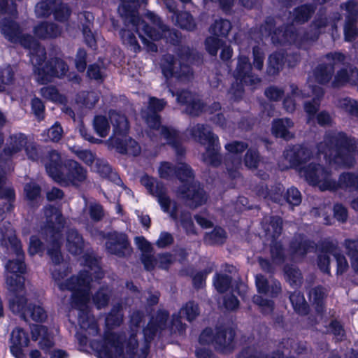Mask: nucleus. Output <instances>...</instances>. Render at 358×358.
Masks as SVG:
<instances>
[{
	"instance_id": "obj_1",
	"label": "nucleus",
	"mask_w": 358,
	"mask_h": 358,
	"mask_svg": "<svg viewBox=\"0 0 358 358\" xmlns=\"http://www.w3.org/2000/svg\"><path fill=\"white\" fill-rule=\"evenodd\" d=\"M166 105V102L164 99L150 97L148 107L141 111V117L148 125L147 134L151 138H164L176 150V155L182 157L185 154V149L182 145L178 132L173 128L161 124V117L158 113Z\"/></svg>"
},
{
	"instance_id": "obj_2",
	"label": "nucleus",
	"mask_w": 358,
	"mask_h": 358,
	"mask_svg": "<svg viewBox=\"0 0 358 358\" xmlns=\"http://www.w3.org/2000/svg\"><path fill=\"white\" fill-rule=\"evenodd\" d=\"M318 152L324 154L330 163L350 168L355 163L357 145L344 133H329L317 145Z\"/></svg>"
},
{
	"instance_id": "obj_3",
	"label": "nucleus",
	"mask_w": 358,
	"mask_h": 358,
	"mask_svg": "<svg viewBox=\"0 0 358 358\" xmlns=\"http://www.w3.org/2000/svg\"><path fill=\"white\" fill-rule=\"evenodd\" d=\"M177 56L178 59L171 54L163 56L160 64L162 73L167 79L173 77L182 83L189 82L193 79L194 72L188 63L199 59L200 56L187 46L178 48Z\"/></svg>"
},
{
	"instance_id": "obj_4",
	"label": "nucleus",
	"mask_w": 358,
	"mask_h": 358,
	"mask_svg": "<svg viewBox=\"0 0 358 358\" xmlns=\"http://www.w3.org/2000/svg\"><path fill=\"white\" fill-rule=\"evenodd\" d=\"M299 174L311 185L317 186L322 191L337 189L336 180L331 173L320 164L312 162L299 167Z\"/></svg>"
},
{
	"instance_id": "obj_5",
	"label": "nucleus",
	"mask_w": 358,
	"mask_h": 358,
	"mask_svg": "<svg viewBox=\"0 0 358 358\" xmlns=\"http://www.w3.org/2000/svg\"><path fill=\"white\" fill-rule=\"evenodd\" d=\"M236 333L231 328L217 329L215 332L210 328L205 329L199 336V343L211 344L215 350L222 353L231 352L235 345Z\"/></svg>"
},
{
	"instance_id": "obj_6",
	"label": "nucleus",
	"mask_w": 358,
	"mask_h": 358,
	"mask_svg": "<svg viewBox=\"0 0 358 358\" xmlns=\"http://www.w3.org/2000/svg\"><path fill=\"white\" fill-rule=\"evenodd\" d=\"M176 194L187 206L192 209L205 204L208 200L206 192L198 181L182 185L178 188Z\"/></svg>"
},
{
	"instance_id": "obj_7",
	"label": "nucleus",
	"mask_w": 358,
	"mask_h": 358,
	"mask_svg": "<svg viewBox=\"0 0 358 358\" xmlns=\"http://www.w3.org/2000/svg\"><path fill=\"white\" fill-rule=\"evenodd\" d=\"M44 215L45 223L41 232L45 239L62 238L60 231L64 227L65 221L61 211L56 207L48 205L44 208Z\"/></svg>"
},
{
	"instance_id": "obj_8",
	"label": "nucleus",
	"mask_w": 358,
	"mask_h": 358,
	"mask_svg": "<svg viewBox=\"0 0 358 358\" xmlns=\"http://www.w3.org/2000/svg\"><path fill=\"white\" fill-rule=\"evenodd\" d=\"M106 238V248L110 254L119 257H127L131 255L132 248L125 234L115 231L108 234Z\"/></svg>"
},
{
	"instance_id": "obj_9",
	"label": "nucleus",
	"mask_w": 358,
	"mask_h": 358,
	"mask_svg": "<svg viewBox=\"0 0 358 358\" xmlns=\"http://www.w3.org/2000/svg\"><path fill=\"white\" fill-rule=\"evenodd\" d=\"M122 3L118 7V13L124 20L125 26L131 24L138 31V27L141 24L143 26V21L138 15V8L139 7V0H121ZM148 0H141V2L145 5L148 3Z\"/></svg>"
},
{
	"instance_id": "obj_10",
	"label": "nucleus",
	"mask_w": 358,
	"mask_h": 358,
	"mask_svg": "<svg viewBox=\"0 0 358 358\" xmlns=\"http://www.w3.org/2000/svg\"><path fill=\"white\" fill-rule=\"evenodd\" d=\"M252 66L248 57L239 55L237 57L236 69L234 71V76L245 85L255 86L261 83V78L252 72Z\"/></svg>"
},
{
	"instance_id": "obj_11",
	"label": "nucleus",
	"mask_w": 358,
	"mask_h": 358,
	"mask_svg": "<svg viewBox=\"0 0 358 358\" xmlns=\"http://www.w3.org/2000/svg\"><path fill=\"white\" fill-rule=\"evenodd\" d=\"M283 157L291 168H298L306 164L313 157V151L302 145H294L287 147L283 152Z\"/></svg>"
},
{
	"instance_id": "obj_12",
	"label": "nucleus",
	"mask_w": 358,
	"mask_h": 358,
	"mask_svg": "<svg viewBox=\"0 0 358 358\" xmlns=\"http://www.w3.org/2000/svg\"><path fill=\"white\" fill-rule=\"evenodd\" d=\"M169 313L168 311L159 309L150 318L147 327L143 329L145 341L150 342L157 336L168 327Z\"/></svg>"
},
{
	"instance_id": "obj_13",
	"label": "nucleus",
	"mask_w": 358,
	"mask_h": 358,
	"mask_svg": "<svg viewBox=\"0 0 358 358\" xmlns=\"http://www.w3.org/2000/svg\"><path fill=\"white\" fill-rule=\"evenodd\" d=\"M8 250L10 253L15 254L17 258L16 259L9 260L6 264V269L14 275L25 273L27 266L24 262V255L20 241L16 238H10L9 240Z\"/></svg>"
},
{
	"instance_id": "obj_14",
	"label": "nucleus",
	"mask_w": 358,
	"mask_h": 358,
	"mask_svg": "<svg viewBox=\"0 0 358 358\" xmlns=\"http://www.w3.org/2000/svg\"><path fill=\"white\" fill-rule=\"evenodd\" d=\"M172 96H177V101L180 104L186 106L185 112L192 116L197 117L203 112V104L198 96L188 90L178 91L176 94L170 90Z\"/></svg>"
},
{
	"instance_id": "obj_15",
	"label": "nucleus",
	"mask_w": 358,
	"mask_h": 358,
	"mask_svg": "<svg viewBox=\"0 0 358 358\" xmlns=\"http://www.w3.org/2000/svg\"><path fill=\"white\" fill-rule=\"evenodd\" d=\"M66 170L64 175L62 185H73L78 187L87 178V172L78 162L74 160H68L64 164Z\"/></svg>"
},
{
	"instance_id": "obj_16",
	"label": "nucleus",
	"mask_w": 358,
	"mask_h": 358,
	"mask_svg": "<svg viewBox=\"0 0 358 358\" xmlns=\"http://www.w3.org/2000/svg\"><path fill=\"white\" fill-rule=\"evenodd\" d=\"M141 182L152 195L158 198L163 209L166 212H169L171 201L166 194V189L164 185L148 175H144L141 178Z\"/></svg>"
},
{
	"instance_id": "obj_17",
	"label": "nucleus",
	"mask_w": 358,
	"mask_h": 358,
	"mask_svg": "<svg viewBox=\"0 0 358 358\" xmlns=\"http://www.w3.org/2000/svg\"><path fill=\"white\" fill-rule=\"evenodd\" d=\"M314 248V242L302 234H295L289 243V251L294 260L299 261L302 260Z\"/></svg>"
},
{
	"instance_id": "obj_18",
	"label": "nucleus",
	"mask_w": 358,
	"mask_h": 358,
	"mask_svg": "<svg viewBox=\"0 0 358 358\" xmlns=\"http://www.w3.org/2000/svg\"><path fill=\"white\" fill-rule=\"evenodd\" d=\"M106 143L109 147L115 148L117 151L121 154H127L132 156H137L141 153V147L138 143L131 139L127 138V136L124 138L111 136Z\"/></svg>"
},
{
	"instance_id": "obj_19",
	"label": "nucleus",
	"mask_w": 358,
	"mask_h": 358,
	"mask_svg": "<svg viewBox=\"0 0 358 358\" xmlns=\"http://www.w3.org/2000/svg\"><path fill=\"white\" fill-rule=\"evenodd\" d=\"M91 277L86 271H80L78 275H73L64 282H59V288L69 290L73 292H79L85 289H90Z\"/></svg>"
},
{
	"instance_id": "obj_20",
	"label": "nucleus",
	"mask_w": 358,
	"mask_h": 358,
	"mask_svg": "<svg viewBox=\"0 0 358 358\" xmlns=\"http://www.w3.org/2000/svg\"><path fill=\"white\" fill-rule=\"evenodd\" d=\"M143 29L144 30L146 35L152 40L157 41L164 37L173 45L178 44L181 41L180 32L174 29H169V27L166 24L164 25V29H160L159 32L155 31L145 22H143Z\"/></svg>"
},
{
	"instance_id": "obj_21",
	"label": "nucleus",
	"mask_w": 358,
	"mask_h": 358,
	"mask_svg": "<svg viewBox=\"0 0 358 358\" xmlns=\"http://www.w3.org/2000/svg\"><path fill=\"white\" fill-rule=\"evenodd\" d=\"M187 131L192 138L201 145H206L218 138V136L213 132L210 127L205 124H194L187 129Z\"/></svg>"
},
{
	"instance_id": "obj_22",
	"label": "nucleus",
	"mask_w": 358,
	"mask_h": 358,
	"mask_svg": "<svg viewBox=\"0 0 358 358\" xmlns=\"http://www.w3.org/2000/svg\"><path fill=\"white\" fill-rule=\"evenodd\" d=\"M347 83L352 85L358 84V69L352 65H348L338 71L331 85L334 88H338Z\"/></svg>"
},
{
	"instance_id": "obj_23",
	"label": "nucleus",
	"mask_w": 358,
	"mask_h": 358,
	"mask_svg": "<svg viewBox=\"0 0 358 358\" xmlns=\"http://www.w3.org/2000/svg\"><path fill=\"white\" fill-rule=\"evenodd\" d=\"M10 352L15 358H26L22 352L23 347H27L29 339L27 334L22 328L17 327L12 332L10 336Z\"/></svg>"
},
{
	"instance_id": "obj_24",
	"label": "nucleus",
	"mask_w": 358,
	"mask_h": 358,
	"mask_svg": "<svg viewBox=\"0 0 358 358\" xmlns=\"http://www.w3.org/2000/svg\"><path fill=\"white\" fill-rule=\"evenodd\" d=\"M34 34L42 40L55 39L62 36L63 29L53 22L45 21L34 27Z\"/></svg>"
},
{
	"instance_id": "obj_25",
	"label": "nucleus",
	"mask_w": 358,
	"mask_h": 358,
	"mask_svg": "<svg viewBox=\"0 0 358 358\" xmlns=\"http://www.w3.org/2000/svg\"><path fill=\"white\" fill-rule=\"evenodd\" d=\"M27 137L22 134H16L9 137L7 147L0 153V159L7 161L14 154L20 152L27 145Z\"/></svg>"
},
{
	"instance_id": "obj_26",
	"label": "nucleus",
	"mask_w": 358,
	"mask_h": 358,
	"mask_svg": "<svg viewBox=\"0 0 358 358\" xmlns=\"http://www.w3.org/2000/svg\"><path fill=\"white\" fill-rule=\"evenodd\" d=\"M207 145L205 152L202 154V160L208 165L217 167L222 162V156L220 152L219 138Z\"/></svg>"
},
{
	"instance_id": "obj_27",
	"label": "nucleus",
	"mask_w": 358,
	"mask_h": 358,
	"mask_svg": "<svg viewBox=\"0 0 358 358\" xmlns=\"http://www.w3.org/2000/svg\"><path fill=\"white\" fill-rule=\"evenodd\" d=\"M109 118L113 127L112 136L125 137L129 131V122L127 117L124 114L113 110L109 113Z\"/></svg>"
},
{
	"instance_id": "obj_28",
	"label": "nucleus",
	"mask_w": 358,
	"mask_h": 358,
	"mask_svg": "<svg viewBox=\"0 0 358 358\" xmlns=\"http://www.w3.org/2000/svg\"><path fill=\"white\" fill-rule=\"evenodd\" d=\"M262 223L266 236L272 240H275L282 234L283 221L280 217H265Z\"/></svg>"
},
{
	"instance_id": "obj_29",
	"label": "nucleus",
	"mask_w": 358,
	"mask_h": 358,
	"mask_svg": "<svg viewBox=\"0 0 358 358\" xmlns=\"http://www.w3.org/2000/svg\"><path fill=\"white\" fill-rule=\"evenodd\" d=\"M294 123L289 118H281L274 120L272 122V134L276 136L285 140H290L294 138V134L289 131V129L293 127Z\"/></svg>"
},
{
	"instance_id": "obj_30",
	"label": "nucleus",
	"mask_w": 358,
	"mask_h": 358,
	"mask_svg": "<svg viewBox=\"0 0 358 358\" xmlns=\"http://www.w3.org/2000/svg\"><path fill=\"white\" fill-rule=\"evenodd\" d=\"M0 30L12 42H16L22 34L19 24L15 20L8 17H4L0 21Z\"/></svg>"
},
{
	"instance_id": "obj_31",
	"label": "nucleus",
	"mask_w": 358,
	"mask_h": 358,
	"mask_svg": "<svg viewBox=\"0 0 358 358\" xmlns=\"http://www.w3.org/2000/svg\"><path fill=\"white\" fill-rule=\"evenodd\" d=\"M36 80L41 85H46L52 83L55 78L53 66H52L51 59H48L45 64L38 69L33 70Z\"/></svg>"
},
{
	"instance_id": "obj_32",
	"label": "nucleus",
	"mask_w": 358,
	"mask_h": 358,
	"mask_svg": "<svg viewBox=\"0 0 358 358\" xmlns=\"http://www.w3.org/2000/svg\"><path fill=\"white\" fill-rule=\"evenodd\" d=\"M84 241L82 236L75 229H70L66 234V248L73 255H79L82 252Z\"/></svg>"
},
{
	"instance_id": "obj_33",
	"label": "nucleus",
	"mask_w": 358,
	"mask_h": 358,
	"mask_svg": "<svg viewBox=\"0 0 358 358\" xmlns=\"http://www.w3.org/2000/svg\"><path fill=\"white\" fill-rule=\"evenodd\" d=\"M78 324L80 327L89 330L90 334L93 336L99 334V328L94 317L90 314V308L78 311Z\"/></svg>"
},
{
	"instance_id": "obj_34",
	"label": "nucleus",
	"mask_w": 358,
	"mask_h": 358,
	"mask_svg": "<svg viewBox=\"0 0 358 358\" xmlns=\"http://www.w3.org/2000/svg\"><path fill=\"white\" fill-rule=\"evenodd\" d=\"M334 74V68L332 65L325 63L318 64L313 69V76L315 81L320 85L329 83Z\"/></svg>"
},
{
	"instance_id": "obj_35",
	"label": "nucleus",
	"mask_w": 358,
	"mask_h": 358,
	"mask_svg": "<svg viewBox=\"0 0 358 358\" xmlns=\"http://www.w3.org/2000/svg\"><path fill=\"white\" fill-rule=\"evenodd\" d=\"M316 6L313 3H305L295 8L293 10L294 21L303 24L308 22L315 13Z\"/></svg>"
},
{
	"instance_id": "obj_36",
	"label": "nucleus",
	"mask_w": 358,
	"mask_h": 358,
	"mask_svg": "<svg viewBox=\"0 0 358 358\" xmlns=\"http://www.w3.org/2000/svg\"><path fill=\"white\" fill-rule=\"evenodd\" d=\"M90 289L73 292L71 294V307L78 311L89 309L88 303L90 301Z\"/></svg>"
},
{
	"instance_id": "obj_37",
	"label": "nucleus",
	"mask_w": 358,
	"mask_h": 358,
	"mask_svg": "<svg viewBox=\"0 0 358 358\" xmlns=\"http://www.w3.org/2000/svg\"><path fill=\"white\" fill-rule=\"evenodd\" d=\"M175 174L182 185H187L196 181L194 171L192 167L186 163H178L176 165Z\"/></svg>"
},
{
	"instance_id": "obj_38",
	"label": "nucleus",
	"mask_w": 358,
	"mask_h": 358,
	"mask_svg": "<svg viewBox=\"0 0 358 358\" xmlns=\"http://www.w3.org/2000/svg\"><path fill=\"white\" fill-rule=\"evenodd\" d=\"M48 245V254L55 266H59L63 262V256L61 253V238H48L46 239Z\"/></svg>"
},
{
	"instance_id": "obj_39",
	"label": "nucleus",
	"mask_w": 358,
	"mask_h": 358,
	"mask_svg": "<svg viewBox=\"0 0 358 358\" xmlns=\"http://www.w3.org/2000/svg\"><path fill=\"white\" fill-rule=\"evenodd\" d=\"M112 296V290L107 286L100 287L92 296V302L98 309L107 307Z\"/></svg>"
},
{
	"instance_id": "obj_40",
	"label": "nucleus",
	"mask_w": 358,
	"mask_h": 358,
	"mask_svg": "<svg viewBox=\"0 0 358 358\" xmlns=\"http://www.w3.org/2000/svg\"><path fill=\"white\" fill-rule=\"evenodd\" d=\"M6 182V177L5 173L3 171L0 170V199H7V203L5 204L8 212H10L13 208V201L15 198V192L12 188L4 187Z\"/></svg>"
},
{
	"instance_id": "obj_41",
	"label": "nucleus",
	"mask_w": 358,
	"mask_h": 358,
	"mask_svg": "<svg viewBox=\"0 0 358 358\" xmlns=\"http://www.w3.org/2000/svg\"><path fill=\"white\" fill-rule=\"evenodd\" d=\"M27 299L24 295L19 294H11L9 299V308L14 313H20L25 319V306Z\"/></svg>"
},
{
	"instance_id": "obj_42",
	"label": "nucleus",
	"mask_w": 358,
	"mask_h": 358,
	"mask_svg": "<svg viewBox=\"0 0 358 358\" xmlns=\"http://www.w3.org/2000/svg\"><path fill=\"white\" fill-rule=\"evenodd\" d=\"M41 187L34 181H30L24 186L25 199L34 206L41 196Z\"/></svg>"
},
{
	"instance_id": "obj_43",
	"label": "nucleus",
	"mask_w": 358,
	"mask_h": 358,
	"mask_svg": "<svg viewBox=\"0 0 358 358\" xmlns=\"http://www.w3.org/2000/svg\"><path fill=\"white\" fill-rule=\"evenodd\" d=\"M310 300L315 305L317 313H322L324 309V299L326 297L325 289L318 285L312 288L309 292Z\"/></svg>"
},
{
	"instance_id": "obj_44",
	"label": "nucleus",
	"mask_w": 358,
	"mask_h": 358,
	"mask_svg": "<svg viewBox=\"0 0 358 358\" xmlns=\"http://www.w3.org/2000/svg\"><path fill=\"white\" fill-rule=\"evenodd\" d=\"M290 301L294 310L300 315H307L309 311V306L306 301L303 295L299 292H294L289 296Z\"/></svg>"
},
{
	"instance_id": "obj_45",
	"label": "nucleus",
	"mask_w": 358,
	"mask_h": 358,
	"mask_svg": "<svg viewBox=\"0 0 358 358\" xmlns=\"http://www.w3.org/2000/svg\"><path fill=\"white\" fill-rule=\"evenodd\" d=\"M284 57L282 54L275 52L271 54L268 60L267 73L270 76H275L282 69Z\"/></svg>"
},
{
	"instance_id": "obj_46",
	"label": "nucleus",
	"mask_w": 358,
	"mask_h": 358,
	"mask_svg": "<svg viewBox=\"0 0 358 358\" xmlns=\"http://www.w3.org/2000/svg\"><path fill=\"white\" fill-rule=\"evenodd\" d=\"M122 305L117 303L113 306L106 318L108 326H120L123 322Z\"/></svg>"
},
{
	"instance_id": "obj_47",
	"label": "nucleus",
	"mask_w": 358,
	"mask_h": 358,
	"mask_svg": "<svg viewBox=\"0 0 358 358\" xmlns=\"http://www.w3.org/2000/svg\"><path fill=\"white\" fill-rule=\"evenodd\" d=\"M30 60L33 65V70L38 69L46 60V50L44 46L38 44L29 52Z\"/></svg>"
},
{
	"instance_id": "obj_48",
	"label": "nucleus",
	"mask_w": 358,
	"mask_h": 358,
	"mask_svg": "<svg viewBox=\"0 0 358 358\" xmlns=\"http://www.w3.org/2000/svg\"><path fill=\"white\" fill-rule=\"evenodd\" d=\"M6 285L11 294H19L24 290V278L20 275L8 276Z\"/></svg>"
},
{
	"instance_id": "obj_49",
	"label": "nucleus",
	"mask_w": 358,
	"mask_h": 358,
	"mask_svg": "<svg viewBox=\"0 0 358 358\" xmlns=\"http://www.w3.org/2000/svg\"><path fill=\"white\" fill-rule=\"evenodd\" d=\"M85 201V208L84 211L87 212L91 220L95 222L101 221L104 217V210L101 205L97 203H87V199L84 196Z\"/></svg>"
},
{
	"instance_id": "obj_50",
	"label": "nucleus",
	"mask_w": 358,
	"mask_h": 358,
	"mask_svg": "<svg viewBox=\"0 0 358 358\" xmlns=\"http://www.w3.org/2000/svg\"><path fill=\"white\" fill-rule=\"evenodd\" d=\"M345 252L351 259L352 266L358 270V239H347L343 243Z\"/></svg>"
},
{
	"instance_id": "obj_51",
	"label": "nucleus",
	"mask_w": 358,
	"mask_h": 358,
	"mask_svg": "<svg viewBox=\"0 0 358 358\" xmlns=\"http://www.w3.org/2000/svg\"><path fill=\"white\" fill-rule=\"evenodd\" d=\"M55 3L52 13L56 20L64 22L70 17L71 10L66 4H64L62 0H52Z\"/></svg>"
},
{
	"instance_id": "obj_52",
	"label": "nucleus",
	"mask_w": 358,
	"mask_h": 358,
	"mask_svg": "<svg viewBox=\"0 0 358 358\" xmlns=\"http://www.w3.org/2000/svg\"><path fill=\"white\" fill-rule=\"evenodd\" d=\"M231 29V24L229 20L220 19L210 26L209 31L215 36L225 37Z\"/></svg>"
},
{
	"instance_id": "obj_53",
	"label": "nucleus",
	"mask_w": 358,
	"mask_h": 358,
	"mask_svg": "<svg viewBox=\"0 0 358 358\" xmlns=\"http://www.w3.org/2000/svg\"><path fill=\"white\" fill-rule=\"evenodd\" d=\"M337 188L343 189H358V176L351 173H344L340 176Z\"/></svg>"
},
{
	"instance_id": "obj_54",
	"label": "nucleus",
	"mask_w": 358,
	"mask_h": 358,
	"mask_svg": "<svg viewBox=\"0 0 358 358\" xmlns=\"http://www.w3.org/2000/svg\"><path fill=\"white\" fill-rule=\"evenodd\" d=\"M328 25V19L324 15H318L315 20L311 23L312 36H306V39L317 40L320 34V29L326 27Z\"/></svg>"
},
{
	"instance_id": "obj_55",
	"label": "nucleus",
	"mask_w": 358,
	"mask_h": 358,
	"mask_svg": "<svg viewBox=\"0 0 358 358\" xmlns=\"http://www.w3.org/2000/svg\"><path fill=\"white\" fill-rule=\"evenodd\" d=\"M284 273L291 285L299 286L302 283V274L299 269L293 265H286Z\"/></svg>"
},
{
	"instance_id": "obj_56",
	"label": "nucleus",
	"mask_w": 358,
	"mask_h": 358,
	"mask_svg": "<svg viewBox=\"0 0 358 358\" xmlns=\"http://www.w3.org/2000/svg\"><path fill=\"white\" fill-rule=\"evenodd\" d=\"M176 21L180 28L187 31H194L196 27L193 17L188 12H181L177 14Z\"/></svg>"
},
{
	"instance_id": "obj_57",
	"label": "nucleus",
	"mask_w": 358,
	"mask_h": 358,
	"mask_svg": "<svg viewBox=\"0 0 358 358\" xmlns=\"http://www.w3.org/2000/svg\"><path fill=\"white\" fill-rule=\"evenodd\" d=\"M40 93L43 98L54 102L63 103L65 100V98L59 94L56 87L53 85L42 87L40 90Z\"/></svg>"
},
{
	"instance_id": "obj_58",
	"label": "nucleus",
	"mask_w": 358,
	"mask_h": 358,
	"mask_svg": "<svg viewBox=\"0 0 358 358\" xmlns=\"http://www.w3.org/2000/svg\"><path fill=\"white\" fill-rule=\"evenodd\" d=\"M26 311L29 314L31 319L36 322H43L48 317L47 312L40 305L30 303Z\"/></svg>"
},
{
	"instance_id": "obj_59",
	"label": "nucleus",
	"mask_w": 358,
	"mask_h": 358,
	"mask_svg": "<svg viewBox=\"0 0 358 358\" xmlns=\"http://www.w3.org/2000/svg\"><path fill=\"white\" fill-rule=\"evenodd\" d=\"M52 0H41L35 7V13L38 17H48L52 13L55 6Z\"/></svg>"
},
{
	"instance_id": "obj_60",
	"label": "nucleus",
	"mask_w": 358,
	"mask_h": 358,
	"mask_svg": "<svg viewBox=\"0 0 358 358\" xmlns=\"http://www.w3.org/2000/svg\"><path fill=\"white\" fill-rule=\"evenodd\" d=\"M226 233L220 227H215L211 232L205 236V241L208 244H222L226 239Z\"/></svg>"
},
{
	"instance_id": "obj_61",
	"label": "nucleus",
	"mask_w": 358,
	"mask_h": 358,
	"mask_svg": "<svg viewBox=\"0 0 358 358\" xmlns=\"http://www.w3.org/2000/svg\"><path fill=\"white\" fill-rule=\"evenodd\" d=\"M120 36L124 44L131 47L134 52H138L141 50V47L134 34L130 30L122 29L120 31Z\"/></svg>"
},
{
	"instance_id": "obj_62",
	"label": "nucleus",
	"mask_w": 358,
	"mask_h": 358,
	"mask_svg": "<svg viewBox=\"0 0 358 358\" xmlns=\"http://www.w3.org/2000/svg\"><path fill=\"white\" fill-rule=\"evenodd\" d=\"M231 278L227 274L216 273L214 279V286L220 293L227 292L230 287Z\"/></svg>"
},
{
	"instance_id": "obj_63",
	"label": "nucleus",
	"mask_w": 358,
	"mask_h": 358,
	"mask_svg": "<svg viewBox=\"0 0 358 358\" xmlns=\"http://www.w3.org/2000/svg\"><path fill=\"white\" fill-rule=\"evenodd\" d=\"M271 258L275 264H282L285 259V255L282 245L280 242L273 240L270 246Z\"/></svg>"
},
{
	"instance_id": "obj_64",
	"label": "nucleus",
	"mask_w": 358,
	"mask_h": 358,
	"mask_svg": "<svg viewBox=\"0 0 358 358\" xmlns=\"http://www.w3.org/2000/svg\"><path fill=\"white\" fill-rule=\"evenodd\" d=\"M357 20H345L344 25L345 40L348 42L354 41L358 36Z\"/></svg>"
}]
</instances>
